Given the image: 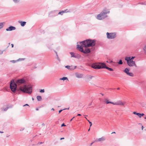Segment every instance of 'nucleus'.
<instances>
[{
  "mask_svg": "<svg viewBox=\"0 0 146 146\" xmlns=\"http://www.w3.org/2000/svg\"><path fill=\"white\" fill-rule=\"evenodd\" d=\"M9 136H10V135H6V137H9Z\"/></svg>",
  "mask_w": 146,
  "mask_h": 146,
  "instance_id": "c03bdc74",
  "label": "nucleus"
},
{
  "mask_svg": "<svg viewBox=\"0 0 146 146\" xmlns=\"http://www.w3.org/2000/svg\"><path fill=\"white\" fill-rule=\"evenodd\" d=\"M42 143V142H40V143H38V144H41Z\"/></svg>",
  "mask_w": 146,
  "mask_h": 146,
  "instance_id": "864d4df0",
  "label": "nucleus"
},
{
  "mask_svg": "<svg viewBox=\"0 0 146 146\" xmlns=\"http://www.w3.org/2000/svg\"><path fill=\"white\" fill-rule=\"evenodd\" d=\"M137 115L138 116L139 118H141V113H137Z\"/></svg>",
  "mask_w": 146,
  "mask_h": 146,
  "instance_id": "c85d7f7f",
  "label": "nucleus"
},
{
  "mask_svg": "<svg viewBox=\"0 0 146 146\" xmlns=\"http://www.w3.org/2000/svg\"><path fill=\"white\" fill-rule=\"evenodd\" d=\"M113 62V61L112 60H111L110 62V63H112Z\"/></svg>",
  "mask_w": 146,
  "mask_h": 146,
  "instance_id": "09e8293b",
  "label": "nucleus"
},
{
  "mask_svg": "<svg viewBox=\"0 0 146 146\" xmlns=\"http://www.w3.org/2000/svg\"><path fill=\"white\" fill-rule=\"evenodd\" d=\"M66 10H65L64 11H62L58 13V14H60V15H62L64 13L66 12Z\"/></svg>",
  "mask_w": 146,
  "mask_h": 146,
  "instance_id": "4be33fe9",
  "label": "nucleus"
},
{
  "mask_svg": "<svg viewBox=\"0 0 146 146\" xmlns=\"http://www.w3.org/2000/svg\"><path fill=\"white\" fill-rule=\"evenodd\" d=\"M76 77L78 78H82L83 74H79L77 73H76L75 74Z\"/></svg>",
  "mask_w": 146,
  "mask_h": 146,
  "instance_id": "ddd939ff",
  "label": "nucleus"
},
{
  "mask_svg": "<svg viewBox=\"0 0 146 146\" xmlns=\"http://www.w3.org/2000/svg\"><path fill=\"white\" fill-rule=\"evenodd\" d=\"M40 93H43L44 92V89H41L40 90Z\"/></svg>",
  "mask_w": 146,
  "mask_h": 146,
  "instance_id": "c756f323",
  "label": "nucleus"
},
{
  "mask_svg": "<svg viewBox=\"0 0 146 146\" xmlns=\"http://www.w3.org/2000/svg\"><path fill=\"white\" fill-rule=\"evenodd\" d=\"M15 27L12 26H10L9 27L6 29V31H11L15 30Z\"/></svg>",
  "mask_w": 146,
  "mask_h": 146,
  "instance_id": "f8f14e48",
  "label": "nucleus"
},
{
  "mask_svg": "<svg viewBox=\"0 0 146 146\" xmlns=\"http://www.w3.org/2000/svg\"><path fill=\"white\" fill-rule=\"evenodd\" d=\"M107 37L109 39H114L116 37V34L115 33H110L108 32L106 33Z\"/></svg>",
  "mask_w": 146,
  "mask_h": 146,
  "instance_id": "423d86ee",
  "label": "nucleus"
},
{
  "mask_svg": "<svg viewBox=\"0 0 146 146\" xmlns=\"http://www.w3.org/2000/svg\"><path fill=\"white\" fill-rule=\"evenodd\" d=\"M125 103V102H123L121 100H119L115 102H113V105L117 106H124Z\"/></svg>",
  "mask_w": 146,
  "mask_h": 146,
  "instance_id": "0eeeda50",
  "label": "nucleus"
},
{
  "mask_svg": "<svg viewBox=\"0 0 146 146\" xmlns=\"http://www.w3.org/2000/svg\"><path fill=\"white\" fill-rule=\"evenodd\" d=\"M94 143V142H93L92 143H90V146H91L92 144Z\"/></svg>",
  "mask_w": 146,
  "mask_h": 146,
  "instance_id": "37998d69",
  "label": "nucleus"
},
{
  "mask_svg": "<svg viewBox=\"0 0 146 146\" xmlns=\"http://www.w3.org/2000/svg\"><path fill=\"white\" fill-rule=\"evenodd\" d=\"M105 100L106 101H105L104 102L106 104H111L113 105V102L109 101V100H108L106 98L105 99Z\"/></svg>",
  "mask_w": 146,
  "mask_h": 146,
  "instance_id": "a211bd4d",
  "label": "nucleus"
},
{
  "mask_svg": "<svg viewBox=\"0 0 146 146\" xmlns=\"http://www.w3.org/2000/svg\"><path fill=\"white\" fill-rule=\"evenodd\" d=\"M117 89L118 90H119L120 89V88H117Z\"/></svg>",
  "mask_w": 146,
  "mask_h": 146,
  "instance_id": "052dcab7",
  "label": "nucleus"
},
{
  "mask_svg": "<svg viewBox=\"0 0 146 146\" xmlns=\"http://www.w3.org/2000/svg\"><path fill=\"white\" fill-rule=\"evenodd\" d=\"M135 57V56H132L131 57L130 56L129 57H126L125 58V60H133V59Z\"/></svg>",
  "mask_w": 146,
  "mask_h": 146,
  "instance_id": "4468645a",
  "label": "nucleus"
},
{
  "mask_svg": "<svg viewBox=\"0 0 146 146\" xmlns=\"http://www.w3.org/2000/svg\"><path fill=\"white\" fill-rule=\"evenodd\" d=\"M60 80H63L64 81L65 80H68V78L67 77H63L62 78H60Z\"/></svg>",
  "mask_w": 146,
  "mask_h": 146,
  "instance_id": "aec40b11",
  "label": "nucleus"
},
{
  "mask_svg": "<svg viewBox=\"0 0 146 146\" xmlns=\"http://www.w3.org/2000/svg\"><path fill=\"white\" fill-rule=\"evenodd\" d=\"M92 67L93 68L96 69V68H95L97 67L96 64H92Z\"/></svg>",
  "mask_w": 146,
  "mask_h": 146,
  "instance_id": "5701e85b",
  "label": "nucleus"
},
{
  "mask_svg": "<svg viewBox=\"0 0 146 146\" xmlns=\"http://www.w3.org/2000/svg\"><path fill=\"white\" fill-rule=\"evenodd\" d=\"M144 113H141V117L143 116L144 115Z\"/></svg>",
  "mask_w": 146,
  "mask_h": 146,
  "instance_id": "58836bf2",
  "label": "nucleus"
},
{
  "mask_svg": "<svg viewBox=\"0 0 146 146\" xmlns=\"http://www.w3.org/2000/svg\"><path fill=\"white\" fill-rule=\"evenodd\" d=\"M56 56H57V60L59 61H60V59H59L58 56V55L57 54V55H56Z\"/></svg>",
  "mask_w": 146,
  "mask_h": 146,
  "instance_id": "7c9ffc66",
  "label": "nucleus"
},
{
  "mask_svg": "<svg viewBox=\"0 0 146 146\" xmlns=\"http://www.w3.org/2000/svg\"><path fill=\"white\" fill-rule=\"evenodd\" d=\"M13 2L16 3H19L20 1V0H13Z\"/></svg>",
  "mask_w": 146,
  "mask_h": 146,
  "instance_id": "bb28decb",
  "label": "nucleus"
},
{
  "mask_svg": "<svg viewBox=\"0 0 146 146\" xmlns=\"http://www.w3.org/2000/svg\"><path fill=\"white\" fill-rule=\"evenodd\" d=\"M69 108H66V109H63V110H69Z\"/></svg>",
  "mask_w": 146,
  "mask_h": 146,
  "instance_id": "49530a36",
  "label": "nucleus"
},
{
  "mask_svg": "<svg viewBox=\"0 0 146 146\" xmlns=\"http://www.w3.org/2000/svg\"><path fill=\"white\" fill-rule=\"evenodd\" d=\"M92 102L90 103L89 104V106H90L92 105Z\"/></svg>",
  "mask_w": 146,
  "mask_h": 146,
  "instance_id": "a18cd8bd",
  "label": "nucleus"
},
{
  "mask_svg": "<svg viewBox=\"0 0 146 146\" xmlns=\"http://www.w3.org/2000/svg\"><path fill=\"white\" fill-rule=\"evenodd\" d=\"M51 110H53V111H54V109L53 108H52L51 109Z\"/></svg>",
  "mask_w": 146,
  "mask_h": 146,
  "instance_id": "6e6d98bb",
  "label": "nucleus"
},
{
  "mask_svg": "<svg viewBox=\"0 0 146 146\" xmlns=\"http://www.w3.org/2000/svg\"><path fill=\"white\" fill-rule=\"evenodd\" d=\"M93 76H88V78H89L91 80V79H92V78H93Z\"/></svg>",
  "mask_w": 146,
  "mask_h": 146,
  "instance_id": "2f4dec72",
  "label": "nucleus"
},
{
  "mask_svg": "<svg viewBox=\"0 0 146 146\" xmlns=\"http://www.w3.org/2000/svg\"><path fill=\"white\" fill-rule=\"evenodd\" d=\"M55 52V53H56V55H57V52Z\"/></svg>",
  "mask_w": 146,
  "mask_h": 146,
  "instance_id": "0e129e2a",
  "label": "nucleus"
},
{
  "mask_svg": "<svg viewBox=\"0 0 146 146\" xmlns=\"http://www.w3.org/2000/svg\"><path fill=\"white\" fill-rule=\"evenodd\" d=\"M63 110H59V111H58L59 113H60V112Z\"/></svg>",
  "mask_w": 146,
  "mask_h": 146,
  "instance_id": "e433bc0d",
  "label": "nucleus"
},
{
  "mask_svg": "<svg viewBox=\"0 0 146 146\" xmlns=\"http://www.w3.org/2000/svg\"><path fill=\"white\" fill-rule=\"evenodd\" d=\"M29 106V105L28 104H26L25 105H24L23 106Z\"/></svg>",
  "mask_w": 146,
  "mask_h": 146,
  "instance_id": "ea45409f",
  "label": "nucleus"
},
{
  "mask_svg": "<svg viewBox=\"0 0 146 146\" xmlns=\"http://www.w3.org/2000/svg\"><path fill=\"white\" fill-rule=\"evenodd\" d=\"M42 125L44 126V123H42Z\"/></svg>",
  "mask_w": 146,
  "mask_h": 146,
  "instance_id": "e2e57ef3",
  "label": "nucleus"
},
{
  "mask_svg": "<svg viewBox=\"0 0 146 146\" xmlns=\"http://www.w3.org/2000/svg\"><path fill=\"white\" fill-rule=\"evenodd\" d=\"M101 94L102 95V96H103V95H103V94H102V93H101Z\"/></svg>",
  "mask_w": 146,
  "mask_h": 146,
  "instance_id": "774afa93",
  "label": "nucleus"
},
{
  "mask_svg": "<svg viewBox=\"0 0 146 146\" xmlns=\"http://www.w3.org/2000/svg\"><path fill=\"white\" fill-rule=\"evenodd\" d=\"M118 64L120 65L122 64L123 63V62L121 60H120L118 62Z\"/></svg>",
  "mask_w": 146,
  "mask_h": 146,
  "instance_id": "a878e982",
  "label": "nucleus"
},
{
  "mask_svg": "<svg viewBox=\"0 0 146 146\" xmlns=\"http://www.w3.org/2000/svg\"><path fill=\"white\" fill-rule=\"evenodd\" d=\"M126 60L127 62V64L130 67L135 66V67H137V65L134 61L133 60Z\"/></svg>",
  "mask_w": 146,
  "mask_h": 146,
  "instance_id": "6e6552de",
  "label": "nucleus"
},
{
  "mask_svg": "<svg viewBox=\"0 0 146 146\" xmlns=\"http://www.w3.org/2000/svg\"><path fill=\"white\" fill-rule=\"evenodd\" d=\"M16 83L18 84H24V86L21 87L19 90L24 93H26L29 94H31L32 91V88L29 85L25 84L26 83L25 80L23 79H19L17 80Z\"/></svg>",
  "mask_w": 146,
  "mask_h": 146,
  "instance_id": "f257e3e1",
  "label": "nucleus"
},
{
  "mask_svg": "<svg viewBox=\"0 0 146 146\" xmlns=\"http://www.w3.org/2000/svg\"><path fill=\"white\" fill-rule=\"evenodd\" d=\"M24 129H25V128H22V129H20V131H23V130H24Z\"/></svg>",
  "mask_w": 146,
  "mask_h": 146,
  "instance_id": "a19ab883",
  "label": "nucleus"
},
{
  "mask_svg": "<svg viewBox=\"0 0 146 146\" xmlns=\"http://www.w3.org/2000/svg\"><path fill=\"white\" fill-rule=\"evenodd\" d=\"M18 22L21 25L22 27L24 26L26 23V22L22 21H19Z\"/></svg>",
  "mask_w": 146,
  "mask_h": 146,
  "instance_id": "2eb2a0df",
  "label": "nucleus"
},
{
  "mask_svg": "<svg viewBox=\"0 0 146 146\" xmlns=\"http://www.w3.org/2000/svg\"><path fill=\"white\" fill-rule=\"evenodd\" d=\"M80 44L81 46L78 44L77 45V48L80 51L84 54H87L90 52V50L89 48L86 49L84 50L83 47H84L81 45V44Z\"/></svg>",
  "mask_w": 146,
  "mask_h": 146,
  "instance_id": "20e7f679",
  "label": "nucleus"
},
{
  "mask_svg": "<svg viewBox=\"0 0 146 146\" xmlns=\"http://www.w3.org/2000/svg\"><path fill=\"white\" fill-rule=\"evenodd\" d=\"M74 117H73L70 120V121H72V119L74 118Z\"/></svg>",
  "mask_w": 146,
  "mask_h": 146,
  "instance_id": "4d7b16f0",
  "label": "nucleus"
},
{
  "mask_svg": "<svg viewBox=\"0 0 146 146\" xmlns=\"http://www.w3.org/2000/svg\"><path fill=\"white\" fill-rule=\"evenodd\" d=\"M90 128L88 129V131H90Z\"/></svg>",
  "mask_w": 146,
  "mask_h": 146,
  "instance_id": "69168bd1",
  "label": "nucleus"
},
{
  "mask_svg": "<svg viewBox=\"0 0 146 146\" xmlns=\"http://www.w3.org/2000/svg\"><path fill=\"white\" fill-rule=\"evenodd\" d=\"M10 88L13 92L15 91L17 87V85L13 80H12L10 84Z\"/></svg>",
  "mask_w": 146,
  "mask_h": 146,
  "instance_id": "39448f33",
  "label": "nucleus"
},
{
  "mask_svg": "<svg viewBox=\"0 0 146 146\" xmlns=\"http://www.w3.org/2000/svg\"><path fill=\"white\" fill-rule=\"evenodd\" d=\"M36 110L38 111V108H36Z\"/></svg>",
  "mask_w": 146,
  "mask_h": 146,
  "instance_id": "bf43d9fd",
  "label": "nucleus"
},
{
  "mask_svg": "<svg viewBox=\"0 0 146 146\" xmlns=\"http://www.w3.org/2000/svg\"><path fill=\"white\" fill-rule=\"evenodd\" d=\"M143 128H144L143 126V125H142V127H141V129H142V130H143Z\"/></svg>",
  "mask_w": 146,
  "mask_h": 146,
  "instance_id": "de8ad7c7",
  "label": "nucleus"
},
{
  "mask_svg": "<svg viewBox=\"0 0 146 146\" xmlns=\"http://www.w3.org/2000/svg\"><path fill=\"white\" fill-rule=\"evenodd\" d=\"M65 68H67L68 70H71L72 69L70 68V66H66L65 67Z\"/></svg>",
  "mask_w": 146,
  "mask_h": 146,
  "instance_id": "cd10ccee",
  "label": "nucleus"
},
{
  "mask_svg": "<svg viewBox=\"0 0 146 146\" xmlns=\"http://www.w3.org/2000/svg\"><path fill=\"white\" fill-rule=\"evenodd\" d=\"M76 68V66H75L74 69H75Z\"/></svg>",
  "mask_w": 146,
  "mask_h": 146,
  "instance_id": "680f3d73",
  "label": "nucleus"
},
{
  "mask_svg": "<svg viewBox=\"0 0 146 146\" xmlns=\"http://www.w3.org/2000/svg\"><path fill=\"white\" fill-rule=\"evenodd\" d=\"M106 139V138L104 136H102L101 138L96 139L95 141L96 142H102L105 141Z\"/></svg>",
  "mask_w": 146,
  "mask_h": 146,
  "instance_id": "9b49d317",
  "label": "nucleus"
},
{
  "mask_svg": "<svg viewBox=\"0 0 146 146\" xmlns=\"http://www.w3.org/2000/svg\"><path fill=\"white\" fill-rule=\"evenodd\" d=\"M87 120L89 122V121H90L88 120V119H87Z\"/></svg>",
  "mask_w": 146,
  "mask_h": 146,
  "instance_id": "338daca9",
  "label": "nucleus"
},
{
  "mask_svg": "<svg viewBox=\"0 0 146 146\" xmlns=\"http://www.w3.org/2000/svg\"><path fill=\"white\" fill-rule=\"evenodd\" d=\"M129 69L127 68H126L123 71V72L125 73L126 74L131 76H133V74L131 72H129Z\"/></svg>",
  "mask_w": 146,
  "mask_h": 146,
  "instance_id": "9d476101",
  "label": "nucleus"
},
{
  "mask_svg": "<svg viewBox=\"0 0 146 146\" xmlns=\"http://www.w3.org/2000/svg\"><path fill=\"white\" fill-rule=\"evenodd\" d=\"M89 123L90 124V126L91 127L92 125V122L90 121H89Z\"/></svg>",
  "mask_w": 146,
  "mask_h": 146,
  "instance_id": "f704fd0d",
  "label": "nucleus"
},
{
  "mask_svg": "<svg viewBox=\"0 0 146 146\" xmlns=\"http://www.w3.org/2000/svg\"><path fill=\"white\" fill-rule=\"evenodd\" d=\"M77 115L78 116H81V115L80 114H78V115Z\"/></svg>",
  "mask_w": 146,
  "mask_h": 146,
  "instance_id": "3c124183",
  "label": "nucleus"
},
{
  "mask_svg": "<svg viewBox=\"0 0 146 146\" xmlns=\"http://www.w3.org/2000/svg\"><path fill=\"white\" fill-rule=\"evenodd\" d=\"M64 139V137H63V138H61L60 139V140H61L62 139Z\"/></svg>",
  "mask_w": 146,
  "mask_h": 146,
  "instance_id": "8fccbe9b",
  "label": "nucleus"
},
{
  "mask_svg": "<svg viewBox=\"0 0 146 146\" xmlns=\"http://www.w3.org/2000/svg\"><path fill=\"white\" fill-rule=\"evenodd\" d=\"M0 133H3V131H0Z\"/></svg>",
  "mask_w": 146,
  "mask_h": 146,
  "instance_id": "13d9d810",
  "label": "nucleus"
},
{
  "mask_svg": "<svg viewBox=\"0 0 146 146\" xmlns=\"http://www.w3.org/2000/svg\"><path fill=\"white\" fill-rule=\"evenodd\" d=\"M104 68H106V69H107L110 71H113V69L106 66V65L105 66H104Z\"/></svg>",
  "mask_w": 146,
  "mask_h": 146,
  "instance_id": "6ab92c4d",
  "label": "nucleus"
},
{
  "mask_svg": "<svg viewBox=\"0 0 146 146\" xmlns=\"http://www.w3.org/2000/svg\"><path fill=\"white\" fill-rule=\"evenodd\" d=\"M66 126V125H65L64 123H62L61 125V127H62L63 126Z\"/></svg>",
  "mask_w": 146,
  "mask_h": 146,
  "instance_id": "473e14b6",
  "label": "nucleus"
},
{
  "mask_svg": "<svg viewBox=\"0 0 146 146\" xmlns=\"http://www.w3.org/2000/svg\"><path fill=\"white\" fill-rule=\"evenodd\" d=\"M11 61L12 62H13V63H15V62H16V61H15V60H12V61Z\"/></svg>",
  "mask_w": 146,
  "mask_h": 146,
  "instance_id": "4c0bfd02",
  "label": "nucleus"
},
{
  "mask_svg": "<svg viewBox=\"0 0 146 146\" xmlns=\"http://www.w3.org/2000/svg\"><path fill=\"white\" fill-rule=\"evenodd\" d=\"M3 23H0V29H2L3 27Z\"/></svg>",
  "mask_w": 146,
  "mask_h": 146,
  "instance_id": "393cba45",
  "label": "nucleus"
},
{
  "mask_svg": "<svg viewBox=\"0 0 146 146\" xmlns=\"http://www.w3.org/2000/svg\"><path fill=\"white\" fill-rule=\"evenodd\" d=\"M10 108V107H9L8 106H7L5 108L3 107L1 108V110L3 111H6L8 109Z\"/></svg>",
  "mask_w": 146,
  "mask_h": 146,
  "instance_id": "dca6fc26",
  "label": "nucleus"
},
{
  "mask_svg": "<svg viewBox=\"0 0 146 146\" xmlns=\"http://www.w3.org/2000/svg\"><path fill=\"white\" fill-rule=\"evenodd\" d=\"M133 113L134 114H135L136 115H137V113L135 111H134L133 112Z\"/></svg>",
  "mask_w": 146,
  "mask_h": 146,
  "instance_id": "c9c22d12",
  "label": "nucleus"
},
{
  "mask_svg": "<svg viewBox=\"0 0 146 146\" xmlns=\"http://www.w3.org/2000/svg\"><path fill=\"white\" fill-rule=\"evenodd\" d=\"M80 44L84 47H87L94 46L96 44V40L90 39H87L82 42H80Z\"/></svg>",
  "mask_w": 146,
  "mask_h": 146,
  "instance_id": "f03ea898",
  "label": "nucleus"
},
{
  "mask_svg": "<svg viewBox=\"0 0 146 146\" xmlns=\"http://www.w3.org/2000/svg\"><path fill=\"white\" fill-rule=\"evenodd\" d=\"M96 64L97 67L95 68L96 69L104 68V66H105V64L104 63L100 62Z\"/></svg>",
  "mask_w": 146,
  "mask_h": 146,
  "instance_id": "1a4fd4ad",
  "label": "nucleus"
},
{
  "mask_svg": "<svg viewBox=\"0 0 146 146\" xmlns=\"http://www.w3.org/2000/svg\"><path fill=\"white\" fill-rule=\"evenodd\" d=\"M11 45L12 46V48L13 47V44H11Z\"/></svg>",
  "mask_w": 146,
  "mask_h": 146,
  "instance_id": "603ef678",
  "label": "nucleus"
},
{
  "mask_svg": "<svg viewBox=\"0 0 146 146\" xmlns=\"http://www.w3.org/2000/svg\"><path fill=\"white\" fill-rule=\"evenodd\" d=\"M25 59V58H19L18 59V60H23Z\"/></svg>",
  "mask_w": 146,
  "mask_h": 146,
  "instance_id": "72a5a7b5",
  "label": "nucleus"
},
{
  "mask_svg": "<svg viewBox=\"0 0 146 146\" xmlns=\"http://www.w3.org/2000/svg\"><path fill=\"white\" fill-rule=\"evenodd\" d=\"M143 50L144 53L146 54V44L144 47Z\"/></svg>",
  "mask_w": 146,
  "mask_h": 146,
  "instance_id": "b1692460",
  "label": "nucleus"
},
{
  "mask_svg": "<svg viewBox=\"0 0 146 146\" xmlns=\"http://www.w3.org/2000/svg\"><path fill=\"white\" fill-rule=\"evenodd\" d=\"M36 98L38 101H41L42 100V97L40 96H37L36 97Z\"/></svg>",
  "mask_w": 146,
  "mask_h": 146,
  "instance_id": "412c9836",
  "label": "nucleus"
},
{
  "mask_svg": "<svg viewBox=\"0 0 146 146\" xmlns=\"http://www.w3.org/2000/svg\"><path fill=\"white\" fill-rule=\"evenodd\" d=\"M115 133V132H112L111 133V134Z\"/></svg>",
  "mask_w": 146,
  "mask_h": 146,
  "instance_id": "5fc2aeb1",
  "label": "nucleus"
},
{
  "mask_svg": "<svg viewBox=\"0 0 146 146\" xmlns=\"http://www.w3.org/2000/svg\"><path fill=\"white\" fill-rule=\"evenodd\" d=\"M3 51H1V52H0V54H2L3 53Z\"/></svg>",
  "mask_w": 146,
  "mask_h": 146,
  "instance_id": "79ce46f5",
  "label": "nucleus"
},
{
  "mask_svg": "<svg viewBox=\"0 0 146 146\" xmlns=\"http://www.w3.org/2000/svg\"><path fill=\"white\" fill-rule=\"evenodd\" d=\"M70 53L71 55V57H74L75 58H76L77 57V55H75L74 54V53L73 52H70Z\"/></svg>",
  "mask_w": 146,
  "mask_h": 146,
  "instance_id": "f3484780",
  "label": "nucleus"
},
{
  "mask_svg": "<svg viewBox=\"0 0 146 146\" xmlns=\"http://www.w3.org/2000/svg\"><path fill=\"white\" fill-rule=\"evenodd\" d=\"M110 13V9L104 8L100 12V14L98 15L96 18L99 20H102L108 16L107 14Z\"/></svg>",
  "mask_w": 146,
  "mask_h": 146,
  "instance_id": "7ed1b4c3",
  "label": "nucleus"
}]
</instances>
